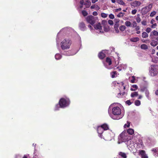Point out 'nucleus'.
<instances>
[{
	"label": "nucleus",
	"instance_id": "f257e3e1",
	"mask_svg": "<svg viewBox=\"0 0 158 158\" xmlns=\"http://www.w3.org/2000/svg\"><path fill=\"white\" fill-rule=\"evenodd\" d=\"M120 105L118 103H114L111 104L108 109V113L110 116L114 119H119L122 117V116L115 117V116H119L121 113L120 108Z\"/></svg>",
	"mask_w": 158,
	"mask_h": 158
},
{
	"label": "nucleus",
	"instance_id": "f03ea898",
	"mask_svg": "<svg viewBox=\"0 0 158 158\" xmlns=\"http://www.w3.org/2000/svg\"><path fill=\"white\" fill-rule=\"evenodd\" d=\"M130 137L126 131L123 132L118 137V143H120L122 142H125L130 139Z\"/></svg>",
	"mask_w": 158,
	"mask_h": 158
},
{
	"label": "nucleus",
	"instance_id": "7ed1b4c3",
	"mask_svg": "<svg viewBox=\"0 0 158 158\" xmlns=\"http://www.w3.org/2000/svg\"><path fill=\"white\" fill-rule=\"evenodd\" d=\"M71 42L68 39L64 40L61 43V47L63 50L68 49L70 48Z\"/></svg>",
	"mask_w": 158,
	"mask_h": 158
},
{
	"label": "nucleus",
	"instance_id": "20e7f679",
	"mask_svg": "<svg viewBox=\"0 0 158 158\" xmlns=\"http://www.w3.org/2000/svg\"><path fill=\"white\" fill-rule=\"evenodd\" d=\"M60 107L64 108L68 106L69 104L70 101L68 98H61L59 102Z\"/></svg>",
	"mask_w": 158,
	"mask_h": 158
},
{
	"label": "nucleus",
	"instance_id": "39448f33",
	"mask_svg": "<svg viewBox=\"0 0 158 158\" xmlns=\"http://www.w3.org/2000/svg\"><path fill=\"white\" fill-rule=\"evenodd\" d=\"M98 19V17H94L91 15L88 16L86 18L87 22L92 25L95 23Z\"/></svg>",
	"mask_w": 158,
	"mask_h": 158
},
{
	"label": "nucleus",
	"instance_id": "423d86ee",
	"mask_svg": "<svg viewBox=\"0 0 158 158\" xmlns=\"http://www.w3.org/2000/svg\"><path fill=\"white\" fill-rule=\"evenodd\" d=\"M158 67L156 65H152L150 70V74L152 76L157 74L158 73Z\"/></svg>",
	"mask_w": 158,
	"mask_h": 158
},
{
	"label": "nucleus",
	"instance_id": "0eeeda50",
	"mask_svg": "<svg viewBox=\"0 0 158 158\" xmlns=\"http://www.w3.org/2000/svg\"><path fill=\"white\" fill-rule=\"evenodd\" d=\"M152 7V4H149L148 6L143 8L141 10V12L143 15H145L149 11Z\"/></svg>",
	"mask_w": 158,
	"mask_h": 158
},
{
	"label": "nucleus",
	"instance_id": "6e6552de",
	"mask_svg": "<svg viewBox=\"0 0 158 158\" xmlns=\"http://www.w3.org/2000/svg\"><path fill=\"white\" fill-rule=\"evenodd\" d=\"M80 3L82 5L80 6V7L82 8L83 5H85L86 8L89 7L91 5V2L88 0L85 1L84 2L83 0H81L80 1Z\"/></svg>",
	"mask_w": 158,
	"mask_h": 158
},
{
	"label": "nucleus",
	"instance_id": "1a4fd4ad",
	"mask_svg": "<svg viewBox=\"0 0 158 158\" xmlns=\"http://www.w3.org/2000/svg\"><path fill=\"white\" fill-rule=\"evenodd\" d=\"M94 28L96 30H98L97 32L99 33L103 32L102 26L100 23H98L95 25Z\"/></svg>",
	"mask_w": 158,
	"mask_h": 158
},
{
	"label": "nucleus",
	"instance_id": "9d476101",
	"mask_svg": "<svg viewBox=\"0 0 158 158\" xmlns=\"http://www.w3.org/2000/svg\"><path fill=\"white\" fill-rule=\"evenodd\" d=\"M113 83L114 85L115 86H118L119 87H120V89H125V87L123 85V82H120V83H118L117 81H114Z\"/></svg>",
	"mask_w": 158,
	"mask_h": 158
},
{
	"label": "nucleus",
	"instance_id": "9b49d317",
	"mask_svg": "<svg viewBox=\"0 0 158 158\" xmlns=\"http://www.w3.org/2000/svg\"><path fill=\"white\" fill-rule=\"evenodd\" d=\"M141 3L140 2L135 1L131 3V5L132 7H135L140 5Z\"/></svg>",
	"mask_w": 158,
	"mask_h": 158
},
{
	"label": "nucleus",
	"instance_id": "f8f14e48",
	"mask_svg": "<svg viewBox=\"0 0 158 158\" xmlns=\"http://www.w3.org/2000/svg\"><path fill=\"white\" fill-rule=\"evenodd\" d=\"M103 128L101 127L98 126L97 128V131L98 134V135L101 138H102V134L103 133Z\"/></svg>",
	"mask_w": 158,
	"mask_h": 158
},
{
	"label": "nucleus",
	"instance_id": "ddd939ff",
	"mask_svg": "<svg viewBox=\"0 0 158 158\" xmlns=\"http://www.w3.org/2000/svg\"><path fill=\"white\" fill-rule=\"evenodd\" d=\"M139 155L141 156V158H148V156L145 154V151L143 150L139 151Z\"/></svg>",
	"mask_w": 158,
	"mask_h": 158
},
{
	"label": "nucleus",
	"instance_id": "4468645a",
	"mask_svg": "<svg viewBox=\"0 0 158 158\" xmlns=\"http://www.w3.org/2000/svg\"><path fill=\"white\" fill-rule=\"evenodd\" d=\"M105 51H103L98 54V57L99 58L102 59L105 56V54L104 53Z\"/></svg>",
	"mask_w": 158,
	"mask_h": 158
},
{
	"label": "nucleus",
	"instance_id": "2eb2a0df",
	"mask_svg": "<svg viewBox=\"0 0 158 158\" xmlns=\"http://www.w3.org/2000/svg\"><path fill=\"white\" fill-rule=\"evenodd\" d=\"M79 27L80 29L82 31H84L85 29V25L83 23H80L79 25Z\"/></svg>",
	"mask_w": 158,
	"mask_h": 158
},
{
	"label": "nucleus",
	"instance_id": "dca6fc26",
	"mask_svg": "<svg viewBox=\"0 0 158 158\" xmlns=\"http://www.w3.org/2000/svg\"><path fill=\"white\" fill-rule=\"evenodd\" d=\"M152 151L153 152L154 155L155 156L157 157L158 155V148H156L153 149Z\"/></svg>",
	"mask_w": 158,
	"mask_h": 158
},
{
	"label": "nucleus",
	"instance_id": "f3484780",
	"mask_svg": "<svg viewBox=\"0 0 158 158\" xmlns=\"http://www.w3.org/2000/svg\"><path fill=\"white\" fill-rule=\"evenodd\" d=\"M127 133L131 135H132L134 134V130L132 128H129L127 130Z\"/></svg>",
	"mask_w": 158,
	"mask_h": 158
},
{
	"label": "nucleus",
	"instance_id": "a211bd4d",
	"mask_svg": "<svg viewBox=\"0 0 158 158\" xmlns=\"http://www.w3.org/2000/svg\"><path fill=\"white\" fill-rule=\"evenodd\" d=\"M111 77L113 78L117 76V73L116 72L114 71L110 73Z\"/></svg>",
	"mask_w": 158,
	"mask_h": 158
},
{
	"label": "nucleus",
	"instance_id": "6ab92c4d",
	"mask_svg": "<svg viewBox=\"0 0 158 158\" xmlns=\"http://www.w3.org/2000/svg\"><path fill=\"white\" fill-rule=\"evenodd\" d=\"M103 128L104 130H106L108 129L109 127L108 125L106 124H104L101 126Z\"/></svg>",
	"mask_w": 158,
	"mask_h": 158
},
{
	"label": "nucleus",
	"instance_id": "aec40b11",
	"mask_svg": "<svg viewBox=\"0 0 158 158\" xmlns=\"http://www.w3.org/2000/svg\"><path fill=\"white\" fill-rule=\"evenodd\" d=\"M117 2L121 5L125 6L126 5V4L124 2L123 0H117Z\"/></svg>",
	"mask_w": 158,
	"mask_h": 158
},
{
	"label": "nucleus",
	"instance_id": "412c9836",
	"mask_svg": "<svg viewBox=\"0 0 158 158\" xmlns=\"http://www.w3.org/2000/svg\"><path fill=\"white\" fill-rule=\"evenodd\" d=\"M119 155L121 156L123 158H126L127 156L126 154L124 152H119Z\"/></svg>",
	"mask_w": 158,
	"mask_h": 158
},
{
	"label": "nucleus",
	"instance_id": "4be33fe9",
	"mask_svg": "<svg viewBox=\"0 0 158 158\" xmlns=\"http://www.w3.org/2000/svg\"><path fill=\"white\" fill-rule=\"evenodd\" d=\"M158 44V42L155 40H152L151 43V45L153 46H155Z\"/></svg>",
	"mask_w": 158,
	"mask_h": 158
},
{
	"label": "nucleus",
	"instance_id": "5701e85b",
	"mask_svg": "<svg viewBox=\"0 0 158 158\" xmlns=\"http://www.w3.org/2000/svg\"><path fill=\"white\" fill-rule=\"evenodd\" d=\"M130 40L131 41L133 42H136L139 40V39L138 37L133 38L131 39Z\"/></svg>",
	"mask_w": 158,
	"mask_h": 158
},
{
	"label": "nucleus",
	"instance_id": "b1692460",
	"mask_svg": "<svg viewBox=\"0 0 158 158\" xmlns=\"http://www.w3.org/2000/svg\"><path fill=\"white\" fill-rule=\"evenodd\" d=\"M106 62L109 65H110L111 64L112 62L111 60L108 57L106 58Z\"/></svg>",
	"mask_w": 158,
	"mask_h": 158
},
{
	"label": "nucleus",
	"instance_id": "393cba45",
	"mask_svg": "<svg viewBox=\"0 0 158 158\" xmlns=\"http://www.w3.org/2000/svg\"><path fill=\"white\" fill-rule=\"evenodd\" d=\"M132 88H131V90L132 91L136 90L138 89V86L136 85H134L132 86Z\"/></svg>",
	"mask_w": 158,
	"mask_h": 158
},
{
	"label": "nucleus",
	"instance_id": "a878e982",
	"mask_svg": "<svg viewBox=\"0 0 158 158\" xmlns=\"http://www.w3.org/2000/svg\"><path fill=\"white\" fill-rule=\"evenodd\" d=\"M138 94L137 92H135L133 93H132L131 94V97L132 98L134 97H136L138 96Z\"/></svg>",
	"mask_w": 158,
	"mask_h": 158
},
{
	"label": "nucleus",
	"instance_id": "bb28decb",
	"mask_svg": "<svg viewBox=\"0 0 158 158\" xmlns=\"http://www.w3.org/2000/svg\"><path fill=\"white\" fill-rule=\"evenodd\" d=\"M141 48L142 49L145 50L148 49V47L146 44H143L141 45Z\"/></svg>",
	"mask_w": 158,
	"mask_h": 158
},
{
	"label": "nucleus",
	"instance_id": "cd10ccee",
	"mask_svg": "<svg viewBox=\"0 0 158 158\" xmlns=\"http://www.w3.org/2000/svg\"><path fill=\"white\" fill-rule=\"evenodd\" d=\"M142 36L143 38H146L148 36V35L146 32H144L142 33Z\"/></svg>",
	"mask_w": 158,
	"mask_h": 158
},
{
	"label": "nucleus",
	"instance_id": "c85d7f7f",
	"mask_svg": "<svg viewBox=\"0 0 158 158\" xmlns=\"http://www.w3.org/2000/svg\"><path fill=\"white\" fill-rule=\"evenodd\" d=\"M55 57L56 59L59 60L61 58V56L59 54H56L55 56Z\"/></svg>",
	"mask_w": 158,
	"mask_h": 158
},
{
	"label": "nucleus",
	"instance_id": "c756f323",
	"mask_svg": "<svg viewBox=\"0 0 158 158\" xmlns=\"http://www.w3.org/2000/svg\"><path fill=\"white\" fill-rule=\"evenodd\" d=\"M125 24L126 26L129 27L131 26V22L129 21H126L125 23Z\"/></svg>",
	"mask_w": 158,
	"mask_h": 158
},
{
	"label": "nucleus",
	"instance_id": "7c9ffc66",
	"mask_svg": "<svg viewBox=\"0 0 158 158\" xmlns=\"http://www.w3.org/2000/svg\"><path fill=\"white\" fill-rule=\"evenodd\" d=\"M136 22L138 23H139V22H140L141 19V18L139 17V14L137 15V17L136 18Z\"/></svg>",
	"mask_w": 158,
	"mask_h": 158
},
{
	"label": "nucleus",
	"instance_id": "2f4dec72",
	"mask_svg": "<svg viewBox=\"0 0 158 158\" xmlns=\"http://www.w3.org/2000/svg\"><path fill=\"white\" fill-rule=\"evenodd\" d=\"M119 30L121 31H123L126 29V27L124 25H122L119 28Z\"/></svg>",
	"mask_w": 158,
	"mask_h": 158
},
{
	"label": "nucleus",
	"instance_id": "473e14b6",
	"mask_svg": "<svg viewBox=\"0 0 158 158\" xmlns=\"http://www.w3.org/2000/svg\"><path fill=\"white\" fill-rule=\"evenodd\" d=\"M140 102L138 100H136L135 102V104L136 106H139L140 105Z\"/></svg>",
	"mask_w": 158,
	"mask_h": 158
},
{
	"label": "nucleus",
	"instance_id": "72a5a7b5",
	"mask_svg": "<svg viewBox=\"0 0 158 158\" xmlns=\"http://www.w3.org/2000/svg\"><path fill=\"white\" fill-rule=\"evenodd\" d=\"M101 16L103 18H106L108 16V15L107 14H106L104 13H102L101 14Z\"/></svg>",
	"mask_w": 158,
	"mask_h": 158
},
{
	"label": "nucleus",
	"instance_id": "f704fd0d",
	"mask_svg": "<svg viewBox=\"0 0 158 158\" xmlns=\"http://www.w3.org/2000/svg\"><path fill=\"white\" fill-rule=\"evenodd\" d=\"M124 15V13L121 12L117 15V16L118 17L120 18L121 17H122Z\"/></svg>",
	"mask_w": 158,
	"mask_h": 158
},
{
	"label": "nucleus",
	"instance_id": "c9c22d12",
	"mask_svg": "<svg viewBox=\"0 0 158 158\" xmlns=\"http://www.w3.org/2000/svg\"><path fill=\"white\" fill-rule=\"evenodd\" d=\"M151 33H152L154 35L156 36L158 35V32L155 30L153 31H152Z\"/></svg>",
	"mask_w": 158,
	"mask_h": 158
},
{
	"label": "nucleus",
	"instance_id": "e433bc0d",
	"mask_svg": "<svg viewBox=\"0 0 158 158\" xmlns=\"http://www.w3.org/2000/svg\"><path fill=\"white\" fill-rule=\"evenodd\" d=\"M130 123L129 122H127V123L124 124V128L128 127H130Z\"/></svg>",
	"mask_w": 158,
	"mask_h": 158
},
{
	"label": "nucleus",
	"instance_id": "4c0bfd02",
	"mask_svg": "<svg viewBox=\"0 0 158 158\" xmlns=\"http://www.w3.org/2000/svg\"><path fill=\"white\" fill-rule=\"evenodd\" d=\"M156 14V12L155 11H153L152 12L150 15V17H153Z\"/></svg>",
	"mask_w": 158,
	"mask_h": 158
},
{
	"label": "nucleus",
	"instance_id": "58836bf2",
	"mask_svg": "<svg viewBox=\"0 0 158 158\" xmlns=\"http://www.w3.org/2000/svg\"><path fill=\"white\" fill-rule=\"evenodd\" d=\"M145 94L146 96V97L148 98H149L148 95H149V92L148 91V90H146V91H145Z\"/></svg>",
	"mask_w": 158,
	"mask_h": 158
},
{
	"label": "nucleus",
	"instance_id": "ea45409f",
	"mask_svg": "<svg viewBox=\"0 0 158 158\" xmlns=\"http://www.w3.org/2000/svg\"><path fill=\"white\" fill-rule=\"evenodd\" d=\"M121 94H122V96L124 95H127V94L125 93V92H123L122 94H119L118 95V97L119 98L121 97L120 96L121 95Z\"/></svg>",
	"mask_w": 158,
	"mask_h": 158
},
{
	"label": "nucleus",
	"instance_id": "a19ab883",
	"mask_svg": "<svg viewBox=\"0 0 158 158\" xmlns=\"http://www.w3.org/2000/svg\"><path fill=\"white\" fill-rule=\"evenodd\" d=\"M82 15L84 16H85L87 15V12L85 10H83L82 12Z\"/></svg>",
	"mask_w": 158,
	"mask_h": 158
},
{
	"label": "nucleus",
	"instance_id": "79ce46f5",
	"mask_svg": "<svg viewBox=\"0 0 158 158\" xmlns=\"http://www.w3.org/2000/svg\"><path fill=\"white\" fill-rule=\"evenodd\" d=\"M132 79L131 80V82L132 83H134L135 81V77L134 76H132Z\"/></svg>",
	"mask_w": 158,
	"mask_h": 158
},
{
	"label": "nucleus",
	"instance_id": "37998d69",
	"mask_svg": "<svg viewBox=\"0 0 158 158\" xmlns=\"http://www.w3.org/2000/svg\"><path fill=\"white\" fill-rule=\"evenodd\" d=\"M126 103L128 105H131L132 103L130 100L127 101L126 102Z\"/></svg>",
	"mask_w": 158,
	"mask_h": 158
},
{
	"label": "nucleus",
	"instance_id": "c03bdc74",
	"mask_svg": "<svg viewBox=\"0 0 158 158\" xmlns=\"http://www.w3.org/2000/svg\"><path fill=\"white\" fill-rule=\"evenodd\" d=\"M142 24L144 26L147 25V22L145 20H143L141 22Z\"/></svg>",
	"mask_w": 158,
	"mask_h": 158
},
{
	"label": "nucleus",
	"instance_id": "a18cd8bd",
	"mask_svg": "<svg viewBox=\"0 0 158 158\" xmlns=\"http://www.w3.org/2000/svg\"><path fill=\"white\" fill-rule=\"evenodd\" d=\"M109 17L110 19H114V15L112 14H110L109 15Z\"/></svg>",
	"mask_w": 158,
	"mask_h": 158
},
{
	"label": "nucleus",
	"instance_id": "49530a36",
	"mask_svg": "<svg viewBox=\"0 0 158 158\" xmlns=\"http://www.w3.org/2000/svg\"><path fill=\"white\" fill-rule=\"evenodd\" d=\"M137 11V10L136 9L133 10L131 11V13L133 15H135Z\"/></svg>",
	"mask_w": 158,
	"mask_h": 158
},
{
	"label": "nucleus",
	"instance_id": "de8ad7c7",
	"mask_svg": "<svg viewBox=\"0 0 158 158\" xmlns=\"http://www.w3.org/2000/svg\"><path fill=\"white\" fill-rule=\"evenodd\" d=\"M146 31L148 33H149L151 31V29L149 27H148L146 29Z\"/></svg>",
	"mask_w": 158,
	"mask_h": 158
},
{
	"label": "nucleus",
	"instance_id": "09e8293b",
	"mask_svg": "<svg viewBox=\"0 0 158 158\" xmlns=\"http://www.w3.org/2000/svg\"><path fill=\"white\" fill-rule=\"evenodd\" d=\"M136 26H137L136 23L135 21H134L133 22V27H135Z\"/></svg>",
	"mask_w": 158,
	"mask_h": 158
},
{
	"label": "nucleus",
	"instance_id": "8fccbe9b",
	"mask_svg": "<svg viewBox=\"0 0 158 158\" xmlns=\"http://www.w3.org/2000/svg\"><path fill=\"white\" fill-rule=\"evenodd\" d=\"M121 67L123 68V69H125L127 67V65L125 64H122L121 65Z\"/></svg>",
	"mask_w": 158,
	"mask_h": 158
},
{
	"label": "nucleus",
	"instance_id": "3c124183",
	"mask_svg": "<svg viewBox=\"0 0 158 158\" xmlns=\"http://www.w3.org/2000/svg\"><path fill=\"white\" fill-rule=\"evenodd\" d=\"M108 23L109 24L111 25H112L113 24V22L111 20H109L108 21Z\"/></svg>",
	"mask_w": 158,
	"mask_h": 158
},
{
	"label": "nucleus",
	"instance_id": "603ef678",
	"mask_svg": "<svg viewBox=\"0 0 158 158\" xmlns=\"http://www.w3.org/2000/svg\"><path fill=\"white\" fill-rule=\"evenodd\" d=\"M157 26V24L156 23H153L151 26V27L152 28H155V27Z\"/></svg>",
	"mask_w": 158,
	"mask_h": 158
},
{
	"label": "nucleus",
	"instance_id": "864d4df0",
	"mask_svg": "<svg viewBox=\"0 0 158 158\" xmlns=\"http://www.w3.org/2000/svg\"><path fill=\"white\" fill-rule=\"evenodd\" d=\"M59 105L58 104H57L56 105L55 108V110H58V108H59Z\"/></svg>",
	"mask_w": 158,
	"mask_h": 158
},
{
	"label": "nucleus",
	"instance_id": "5fc2aeb1",
	"mask_svg": "<svg viewBox=\"0 0 158 158\" xmlns=\"http://www.w3.org/2000/svg\"><path fill=\"white\" fill-rule=\"evenodd\" d=\"M93 15L94 16H97L98 15V13L96 11H94L93 13Z\"/></svg>",
	"mask_w": 158,
	"mask_h": 158
},
{
	"label": "nucleus",
	"instance_id": "6e6d98bb",
	"mask_svg": "<svg viewBox=\"0 0 158 158\" xmlns=\"http://www.w3.org/2000/svg\"><path fill=\"white\" fill-rule=\"evenodd\" d=\"M121 10V8H119L118 9H115V11L116 12H118L119 11H120Z\"/></svg>",
	"mask_w": 158,
	"mask_h": 158
},
{
	"label": "nucleus",
	"instance_id": "4d7b16f0",
	"mask_svg": "<svg viewBox=\"0 0 158 158\" xmlns=\"http://www.w3.org/2000/svg\"><path fill=\"white\" fill-rule=\"evenodd\" d=\"M155 20L154 19H152L150 23H151V24H153L155 22Z\"/></svg>",
	"mask_w": 158,
	"mask_h": 158
},
{
	"label": "nucleus",
	"instance_id": "13d9d810",
	"mask_svg": "<svg viewBox=\"0 0 158 158\" xmlns=\"http://www.w3.org/2000/svg\"><path fill=\"white\" fill-rule=\"evenodd\" d=\"M135 27V30L137 31L139 30L140 29V28L139 26H137L136 27Z\"/></svg>",
	"mask_w": 158,
	"mask_h": 158
},
{
	"label": "nucleus",
	"instance_id": "bf43d9fd",
	"mask_svg": "<svg viewBox=\"0 0 158 158\" xmlns=\"http://www.w3.org/2000/svg\"><path fill=\"white\" fill-rule=\"evenodd\" d=\"M115 31L116 33H118L119 32V30L118 28H116L115 29Z\"/></svg>",
	"mask_w": 158,
	"mask_h": 158
},
{
	"label": "nucleus",
	"instance_id": "052dcab7",
	"mask_svg": "<svg viewBox=\"0 0 158 158\" xmlns=\"http://www.w3.org/2000/svg\"><path fill=\"white\" fill-rule=\"evenodd\" d=\"M98 0H92V2L93 3H95L96 2H97Z\"/></svg>",
	"mask_w": 158,
	"mask_h": 158
},
{
	"label": "nucleus",
	"instance_id": "680f3d73",
	"mask_svg": "<svg viewBox=\"0 0 158 158\" xmlns=\"http://www.w3.org/2000/svg\"><path fill=\"white\" fill-rule=\"evenodd\" d=\"M155 94L156 95H158V89L156 90V91H155Z\"/></svg>",
	"mask_w": 158,
	"mask_h": 158
},
{
	"label": "nucleus",
	"instance_id": "e2e57ef3",
	"mask_svg": "<svg viewBox=\"0 0 158 158\" xmlns=\"http://www.w3.org/2000/svg\"><path fill=\"white\" fill-rule=\"evenodd\" d=\"M105 66H106V68L107 69H111L112 68L110 67H108L106 65H105Z\"/></svg>",
	"mask_w": 158,
	"mask_h": 158
},
{
	"label": "nucleus",
	"instance_id": "0e129e2a",
	"mask_svg": "<svg viewBox=\"0 0 158 158\" xmlns=\"http://www.w3.org/2000/svg\"><path fill=\"white\" fill-rule=\"evenodd\" d=\"M88 27L89 28L91 29H92V26H91V25H88Z\"/></svg>",
	"mask_w": 158,
	"mask_h": 158
},
{
	"label": "nucleus",
	"instance_id": "69168bd1",
	"mask_svg": "<svg viewBox=\"0 0 158 158\" xmlns=\"http://www.w3.org/2000/svg\"><path fill=\"white\" fill-rule=\"evenodd\" d=\"M142 96L141 95H140L139 96V97L138 98V99H140L141 98H142Z\"/></svg>",
	"mask_w": 158,
	"mask_h": 158
},
{
	"label": "nucleus",
	"instance_id": "338daca9",
	"mask_svg": "<svg viewBox=\"0 0 158 158\" xmlns=\"http://www.w3.org/2000/svg\"><path fill=\"white\" fill-rule=\"evenodd\" d=\"M28 155H25L23 157V158H27Z\"/></svg>",
	"mask_w": 158,
	"mask_h": 158
},
{
	"label": "nucleus",
	"instance_id": "774afa93",
	"mask_svg": "<svg viewBox=\"0 0 158 158\" xmlns=\"http://www.w3.org/2000/svg\"><path fill=\"white\" fill-rule=\"evenodd\" d=\"M94 7H95L94 5L92 6H91V9H93L94 8Z\"/></svg>",
	"mask_w": 158,
	"mask_h": 158
}]
</instances>
